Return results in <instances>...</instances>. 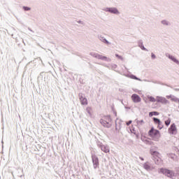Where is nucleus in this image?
Masks as SVG:
<instances>
[{
    "mask_svg": "<svg viewBox=\"0 0 179 179\" xmlns=\"http://www.w3.org/2000/svg\"><path fill=\"white\" fill-rule=\"evenodd\" d=\"M112 68H113V69H117V64H113Z\"/></svg>",
    "mask_w": 179,
    "mask_h": 179,
    "instance_id": "nucleus-33",
    "label": "nucleus"
},
{
    "mask_svg": "<svg viewBox=\"0 0 179 179\" xmlns=\"http://www.w3.org/2000/svg\"><path fill=\"white\" fill-rule=\"evenodd\" d=\"M148 99L150 101H151L152 103H155L157 101V100L155 99V97L153 96H148Z\"/></svg>",
    "mask_w": 179,
    "mask_h": 179,
    "instance_id": "nucleus-19",
    "label": "nucleus"
},
{
    "mask_svg": "<svg viewBox=\"0 0 179 179\" xmlns=\"http://www.w3.org/2000/svg\"><path fill=\"white\" fill-rule=\"evenodd\" d=\"M90 55L94 57V58H96L97 59H101V61H106V62H111V59L107 58L106 56H103L96 52H90Z\"/></svg>",
    "mask_w": 179,
    "mask_h": 179,
    "instance_id": "nucleus-3",
    "label": "nucleus"
},
{
    "mask_svg": "<svg viewBox=\"0 0 179 179\" xmlns=\"http://www.w3.org/2000/svg\"><path fill=\"white\" fill-rule=\"evenodd\" d=\"M153 115H159V112L152 111L149 113V117H153Z\"/></svg>",
    "mask_w": 179,
    "mask_h": 179,
    "instance_id": "nucleus-18",
    "label": "nucleus"
},
{
    "mask_svg": "<svg viewBox=\"0 0 179 179\" xmlns=\"http://www.w3.org/2000/svg\"><path fill=\"white\" fill-rule=\"evenodd\" d=\"M165 55L167 58H169V59H171V61H173V62L176 64V65H179V61L177 59V58H176V57L170 55V53H166Z\"/></svg>",
    "mask_w": 179,
    "mask_h": 179,
    "instance_id": "nucleus-8",
    "label": "nucleus"
},
{
    "mask_svg": "<svg viewBox=\"0 0 179 179\" xmlns=\"http://www.w3.org/2000/svg\"><path fill=\"white\" fill-rule=\"evenodd\" d=\"M150 153L152 156H157V157L160 155V153H159L157 151L150 150Z\"/></svg>",
    "mask_w": 179,
    "mask_h": 179,
    "instance_id": "nucleus-17",
    "label": "nucleus"
},
{
    "mask_svg": "<svg viewBox=\"0 0 179 179\" xmlns=\"http://www.w3.org/2000/svg\"><path fill=\"white\" fill-rule=\"evenodd\" d=\"M137 43H138V45L139 48L143 50V51H149L146 48H145V45H143V41L139 40V41H138Z\"/></svg>",
    "mask_w": 179,
    "mask_h": 179,
    "instance_id": "nucleus-13",
    "label": "nucleus"
},
{
    "mask_svg": "<svg viewBox=\"0 0 179 179\" xmlns=\"http://www.w3.org/2000/svg\"><path fill=\"white\" fill-rule=\"evenodd\" d=\"M91 110H92V108H86V111H87V113H88V114L90 115H92V113H90Z\"/></svg>",
    "mask_w": 179,
    "mask_h": 179,
    "instance_id": "nucleus-29",
    "label": "nucleus"
},
{
    "mask_svg": "<svg viewBox=\"0 0 179 179\" xmlns=\"http://www.w3.org/2000/svg\"><path fill=\"white\" fill-rule=\"evenodd\" d=\"M160 134V131L157 129H155V127H152L150 131H148V135L153 138L154 136H157Z\"/></svg>",
    "mask_w": 179,
    "mask_h": 179,
    "instance_id": "nucleus-7",
    "label": "nucleus"
},
{
    "mask_svg": "<svg viewBox=\"0 0 179 179\" xmlns=\"http://www.w3.org/2000/svg\"><path fill=\"white\" fill-rule=\"evenodd\" d=\"M159 173H162V174H164V176H166L169 178H173V177H176V173H174V171H171L166 168H161Z\"/></svg>",
    "mask_w": 179,
    "mask_h": 179,
    "instance_id": "nucleus-1",
    "label": "nucleus"
},
{
    "mask_svg": "<svg viewBox=\"0 0 179 179\" xmlns=\"http://www.w3.org/2000/svg\"><path fill=\"white\" fill-rule=\"evenodd\" d=\"M171 101H175V103H179V99L174 96L171 97Z\"/></svg>",
    "mask_w": 179,
    "mask_h": 179,
    "instance_id": "nucleus-23",
    "label": "nucleus"
},
{
    "mask_svg": "<svg viewBox=\"0 0 179 179\" xmlns=\"http://www.w3.org/2000/svg\"><path fill=\"white\" fill-rule=\"evenodd\" d=\"M131 124H132V120H129V121L127 122V123H126V124H127V126L131 125Z\"/></svg>",
    "mask_w": 179,
    "mask_h": 179,
    "instance_id": "nucleus-31",
    "label": "nucleus"
},
{
    "mask_svg": "<svg viewBox=\"0 0 179 179\" xmlns=\"http://www.w3.org/2000/svg\"><path fill=\"white\" fill-rule=\"evenodd\" d=\"M152 83H157V82L153 81Z\"/></svg>",
    "mask_w": 179,
    "mask_h": 179,
    "instance_id": "nucleus-39",
    "label": "nucleus"
},
{
    "mask_svg": "<svg viewBox=\"0 0 179 179\" xmlns=\"http://www.w3.org/2000/svg\"><path fill=\"white\" fill-rule=\"evenodd\" d=\"M115 57L117 58H118V59H121V61H124V57H122V56H120V55L118 54H115Z\"/></svg>",
    "mask_w": 179,
    "mask_h": 179,
    "instance_id": "nucleus-27",
    "label": "nucleus"
},
{
    "mask_svg": "<svg viewBox=\"0 0 179 179\" xmlns=\"http://www.w3.org/2000/svg\"><path fill=\"white\" fill-rule=\"evenodd\" d=\"M22 9H23L24 10H25V11L31 10V8L28 7V6H24L22 7Z\"/></svg>",
    "mask_w": 179,
    "mask_h": 179,
    "instance_id": "nucleus-25",
    "label": "nucleus"
},
{
    "mask_svg": "<svg viewBox=\"0 0 179 179\" xmlns=\"http://www.w3.org/2000/svg\"><path fill=\"white\" fill-rule=\"evenodd\" d=\"M172 97H173V95L166 96V99H171Z\"/></svg>",
    "mask_w": 179,
    "mask_h": 179,
    "instance_id": "nucleus-34",
    "label": "nucleus"
},
{
    "mask_svg": "<svg viewBox=\"0 0 179 179\" xmlns=\"http://www.w3.org/2000/svg\"><path fill=\"white\" fill-rule=\"evenodd\" d=\"M104 12H108L113 15H120V11L117 8L115 7H107L102 9Z\"/></svg>",
    "mask_w": 179,
    "mask_h": 179,
    "instance_id": "nucleus-4",
    "label": "nucleus"
},
{
    "mask_svg": "<svg viewBox=\"0 0 179 179\" xmlns=\"http://www.w3.org/2000/svg\"><path fill=\"white\" fill-rule=\"evenodd\" d=\"M151 58L152 59H156V55H155L153 52L151 53Z\"/></svg>",
    "mask_w": 179,
    "mask_h": 179,
    "instance_id": "nucleus-30",
    "label": "nucleus"
},
{
    "mask_svg": "<svg viewBox=\"0 0 179 179\" xmlns=\"http://www.w3.org/2000/svg\"><path fill=\"white\" fill-rule=\"evenodd\" d=\"M141 160H143V158L141 157Z\"/></svg>",
    "mask_w": 179,
    "mask_h": 179,
    "instance_id": "nucleus-41",
    "label": "nucleus"
},
{
    "mask_svg": "<svg viewBox=\"0 0 179 179\" xmlns=\"http://www.w3.org/2000/svg\"><path fill=\"white\" fill-rule=\"evenodd\" d=\"M144 82H148V80H144Z\"/></svg>",
    "mask_w": 179,
    "mask_h": 179,
    "instance_id": "nucleus-40",
    "label": "nucleus"
},
{
    "mask_svg": "<svg viewBox=\"0 0 179 179\" xmlns=\"http://www.w3.org/2000/svg\"><path fill=\"white\" fill-rule=\"evenodd\" d=\"M28 30H29V31H32L33 32V30H31V29H30V28H28Z\"/></svg>",
    "mask_w": 179,
    "mask_h": 179,
    "instance_id": "nucleus-38",
    "label": "nucleus"
},
{
    "mask_svg": "<svg viewBox=\"0 0 179 179\" xmlns=\"http://www.w3.org/2000/svg\"><path fill=\"white\" fill-rule=\"evenodd\" d=\"M163 123L162 122H160V123H158V128L159 129H163Z\"/></svg>",
    "mask_w": 179,
    "mask_h": 179,
    "instance_id": "nucleus-28",
    "label": "nucleus"
},
{
    "mask_svg": "<svg viewBox=\"0 0 179 179\" xmlns=\"http://www.w3.org/2000/svg\"><path fill=\"white\" fill-rule=\"evenodd\" d=\"M157 103H162V104H168L169 100H166V98L163 96H157Z\"/></svg>",
    "mask_w": 179,
    "mask_h": 179,
    "instance_id": "nucleus-9",
    "label": "nucleus"
},
{
    "mask_svg": "<svg viewBox=\"0 0 179 179\" xmlns=\"http://www.w3.org/2000/svg\"><path fill=\"white\" fill-rule=\"evenodd\" d=\"M153 121H154V122H155V124H160V122H162V121H160V120L159 119V118H157V117H153Z\"/></svg>",
    "mask_w": 179,
    "mask_h": 179,
    "instance_id": "nucleus-22",
    "label": "nucleus"
},
{
    "mask_svg": "<svg viewBox=\"0 0 179 179\" xmlns=\"http://www.w3.org/2000/svg\"><path fill=\"white\" fill-rule=\"evenodd\" d=\"M178 108H179V106H178Z\"/></svg>",
    "mask_w": 179,
    "mask_h": 179,
    "instance_id": "nucleus-42",
    "label": "nucleus"
},
{
    "mask_svg": "<svg viewBox=\"0 0 179 179\" xmlns=\"http://www.w3.org/2000/svg\"><path fill=\"white\" fill-rule=\"evenodd\" d=\"M137 124H140L141 125H142V124H143V120H138Z\"/></svg>",
    "mask_w": 179,
    "mask_h": 179,
    "instance_id": "nucleus-32",
    "label": "nucleus"
},
{
    "mask_svg": "<svg viewBox=\"0 0 179 179\" xmlns=\"http://www.w3.org/2000/svg\"><path fill=\"white\" fill-rule=\"evenodd\" d=\"M78 23H79L80 24H83V22H82L81 20H78Z\"/></svg>",
    "mask_w": 179,
    "mask_h": 179,
    "instance_id": "nucleus-35",
    "label": "nucleus"
},
{
    "mask_svg": "<svg viewBox=\"0 0 179 179\" xmlns=\"http://www.w3.org/2000/svg\"><path fill=\"white\" fill-rule=\"evenodd\" d=\"M144 141V143H145V145H152L153 142H152V141L150 140H143Z\"/></svg>",
    "mask_w": 179,
    "mask_h": 179,
    "instance_id": "nucleus-21",
    "label": "nucleus"
},
{
    "mask_svg": "<svg viewBox=\"0 0 179 179\" xmlns=\"http://www.w3.org/2000/svg\"><path fill=\"white\" fill-rule=\"evenodd\" d=\"M158 85H164V84H163V83H160V82H157V83Z\"/></svg>",
    "mask_w": 179,
    "mask_h": 179,
    "instance_id": "nucleus-37",
    "label": "nucleus"
},
{
    "mask_svg": "<svg viewBox=\"0 0 179 179\" xmlns=\"http://www.w3.org/2000/svg\"><path fill=\"white\" fill-rule=\"evenodd\" d=\"M97 146L98 148H101V150L104 152V153H110V147L108 145H103V143L98 141Z\"/></svg>",
    "mask_w": 179,
    "mask_h": 179,
    "instance_id": "nucleus-5",
    "label": "nucleus"
},
{
    "mask_svg": "<svg viewBox=\"0 0 179 179\" xmlns=\"http://www.w3.org/2000/svg\"><path fill=\"white\" fill-rule=\"evenodd\" d=\"M171 122V120L169 118L167 120L165 121V125H166V127H169Z\"/></svg>",
    "mask_w": 179,
    "mask_h": 179,
    "instance_id": "nucleus-26",
    "label": "nucleus"
},
{
    "mask_svg": "<svg viewBox=\"0 0 179 179\" xmlns=\"http://www.w3.org/2000/svg\"><path fill=\"white\" fill-rule=\"evenodd\" d=\"M80 103L83 106H87V99H83V100L80 101Z\"/></svg>",
    "mask_w": 179,
    "mask_h": 179,
    "instance_id": "nucleus-20",
    "label": "nucleus"
},
{
    "mask_svg": "<svg viewBox=\"0 0 179 179\" xmlns=\"http://www.w3.org/2000/svg\"><path fill=\"white\" fill-rule=\"evenodd\" d=\"M92 160L94 166V169H99V166H100V164L99 162V157H96V155L92 154Z\"/></svg>",
    "mask_w": 179,
    "mask_h": 179,
    "instance_id": "nucleus-6",
    "label": "nucleus"
},
{
    "mask_svg": "<svg viewBox=\"0 0 179 179\" xmlns=\"http://www.w3.org/2000/svg\"><path fill=\"white\" fill-rule=\"evenodd\" d=\"M127 78H130V79H134V80H139L140 82L142 81V80H141V78H138V77H136V76H135L134 74L128 75Z\"/></svg>",
    "mask_w": 179,
    "mask_h": 179,
    "instance_id": "nucleus-15",
    "label": "nucleus"
},
{
    "mask_svg": "<svg viewBox=\"0 0 179 179\" xmlns=\"http://www.w3.org/2000/svg\"><path fill=\"white\" fill-rule=\"evenodd\" d=\"M131 99L133 100L134 103H141V96L136 94H133L131 95Z\"/></svg>",
    "mask_w": 179,
    "mask_h": 179,
    "instance_id": "nucleus-10",
    "label": "nucleus"
},
{
    "mask_svg": "<svg viewBox=\"0 0 179 179\" xmlns=\"http://www.w3.org/2000/svg\"><path fill=\"white\" fill-rule=\"evenodd\" d=\"M173 90H175V92H179V89L178 88H173Z\"/></svg>",
    "mask_w": 179,
    "mask_h": 179,
    "instance_id": "nucleus-36",
    "label": "nucleus"
},
{
    "mask_svg": "<svg viewBox=\"0 0 179 179\" xmlns=\"http://www.w3.org/2000/svg\"><path fill=\"white\" fill-rule=\"evenodd\" d=\"M110 121L111 117L110 115L105 116L103 119L100 120V124L105 128H110L111 127V124H110Z\"/></svg>",
    "mask_w": 179,
    "mask_h": 179,
    "instance_id": "nucleus-2",
    "label": "nucleus"
},
{
    "mask_svg": "<svg viewBox=\"0 0 179 179\" xmlns=\"http://www.w3.org/2000/svg\"><path fill=\"white\" fill-rule=\"evenodd\" d=\"M143 169H145V170H146V171H152V170H153L152 166H151L150 165H149V164L148 162H145L143 164Z\"/></svg>",
    "mask_w": 179,
    "mask_h": 179,
    "instance_id": "nucleus-14",
    "label": "nucleus"
},
{
    "mask_svg": "<svg viewBox=\"0 0 179 179\" xmlns=\"http://www.w3.org/2000/svg\"><path fill=\"white\" fill-rule=\"evenodd\" d=\"M78 97L80 99V101H81V100H83V99H86V97H85V96H83V94L82 93H79Z\"/></svg>",
    "mask_w": 179,
    "mask_h": 179,
    "instance_id": "nucleus-24",
    "label": "nucleus"
},
{
    "mask_svg": "<svg viewBox=\"0 0 179 179\" xmlns=\"http://www.w3.org/2000/svg\"><path fill=\"white\" fill-rule=\"evenodd\" d=\"M176 131H177V127H176V124L173 123L169 127V134H171L172 135H173V134H176Z\"/></svg>",
    "mask_w": 179,
    "mask_h": 179,
    "instance_id": "nucleus-12",
    "label": "nucleus"
},
{
    "mask_svg": "<svg viewBox=\"0 0 179 179\" xmlns=\"http://www.w3.org/2000/svg\"><path fill=\"white\" fill-rule=\"evenodd\" d=\"M98 38L101 43H103V44H106V45H110L111 43H110L106 38H104L102 35H99Z\"/></svg>",
    "mask_w": 179,
    "mask_h": 179,
    "instance_id": "nucleus-11",
    "label": "nucleus"
},
{
    "mask_svg": "<svg viewBox=\"0 0 179 179\" xmlns=\"http://www.w3.org/2000/svg\"><path fill=\"white\" fill-rule=\"evenodd\" d=\"M161 23L163 26H171V23L166 20H162Z\"/></svg>",
    "mask_w": 179,
    "mask_h": 179,
    "instance_id": "nucleus-16",
    "label": "nucleus"
}]
</instances>
